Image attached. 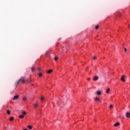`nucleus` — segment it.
<instances>
[{"instance_id":"obj_30","label":"nucleus","mask_w":130,"mask_h":130,"mask_svg":"<svg viewBox=\"0 0 130 130\" xmlns=\"http://www.w3.org/2000/svg\"><path fill=\"white\" fill-rule=\"evenodd\" d=\"M23 130H27V129H23Z\"/></svg>"},{"instance_id":"obj_17","label":"nucleus","mask_w":130,"mask_h":130,"mask_svg":"<svg viewBox=\"0 0 130 130\" xmlns=\"http://www.w3.org/2000/svg\"><path fill=\"white\" fill-rule=\"evenodd\" d=\"M38 107V104H35L34 105L35 108H37V107Z\"/></svg>"},{"instance_id":"obj_16","label":"nucleus","mask_w":130,"mask_h":130,"mask_svg":"<svg viewBox=\"0 0 130 130\" xmlns=\"http://www.w3.org/2000/svg\"><path fill=\"white\" fill-rule=\"evenodd\" d=\"M27 127L29 128V129H32V126L31 125H28Z\"/></svg>"},{"instance_id":"obj_10","label":"nucleus","mask_w":130,"mask_h":130,"mask_svg":"<svg viewBox=\"0 0 130 130\" xmlns=\"http://www.w3.org/2000/svg\"><path fill=\"white\" fill-rule=\"evenodd\" d=\"M19 83H20V79L16 82V86H18V85H19Z\"/></svg>"},{"instance_id":"obj_4","label":"nucleus","mask_w":130,"mask_h":130,"mask_svg":"<svg viewBox=\"0 0 130 130\" xmlns=\"http://www.w3.org/2000/svg\"><path fill=\"white\" fill-rule=\"evenodd\" d=\"M121 81H122V82H125V79H124V75L122 76V77H121Z\"/></svg>"},{"instance_id":"obj_24","label":"nucleus","mask_w":130,"mask_h":130,"mask_svg":"<svg viewBox=\"0 0 130 130\" xmlns=\"http://www.w3.org/2000/svg\"><path fill=\"white\" fill-rule=\"evenodd\" d=\"M41 101H43V100H44V97L42 96V97L41 98Z\"/></svg>"},{"instance_id":"obj_14","label":"nucleus","mask_w":130,"mask_h":130,"mask_svg":"<svg viewBox=\"0 0 130 130\" xmlns=\"http://www.w3.org/2000/svg\"><path fill=\"white\" fill-rule=\"evenodd\" d=\"M52 72V70H50L48 71L47 74H51V73Z\"/></svg>"},{"instance_id":"obj_22","label":"nucleus","mask_w":130,"mask_h":130,"mask_svg":"<svg viewBox=\"0 0 130 130\" xmlns=\"http://www.w3.org/2000/svg\"><path fill=\"white\" fill-rule=\"evenodd\" d=\"M31 71L33 72V71H34V70H35V68L32 67V68H31Z\"/></svg>"},{"instance_id":"obj_20","label":"nucleus","mask_w":130,"mask_h":130,"mask_svg":"<svg viewBox=\"0 0 130 130\" xmlns=\"http://www.w3.org/2000/svg\"><path fill=\"white\" fill-rule=\"evenodd\" d=\"M99 25H96L95 26V30H98V29H99Z\"/></svg>"},{"instance_id":"obj_1","label":"nucleus","mask_w":130,"mask_h":130,"mask_svg":"<svg viewBox=\"0 0 130 130\" xmlns=\"http://www.w3.org/2000/svg\"><path fill=\"white\" fill-rule=\"evenodd\" d=\"M18 99H19V95H16L14 96V97L13 99V100H17Z\"/></svg>"},{"instance_id":"obj_11","label":"nucleus","mask_w":130,"mask_h":130,"mask_svg":"<svg viewBox=\"0 0 130 130\" xmlns=\"http://www.w3.org/2000/svg\"><path fill=\"white\" fill-rule=\"evenodd\" d=\"M96 94H97V95H101V91H98L96 92Z\"/></svg>"},{"instance_id":"obj_29","label":"nucleus","mask_w":130,"mask_h":130,"mask_svg":"<svg viewBox=\"0 0 130 130\" xmlns=\"http://www.w3.org/2000/svg\"><path fill=\"white\" fill-rule=\"evenodd\" d=\"M88 81H90V78L87 79Z\"/></svg>"},{"instance_id":"obj_2","label":"nucleus","mask_w":130,"mask_h":130,"mask_svg":"<svg viewBox=\"0 0 130 130\" xmlns=\"http://www.w3.org/2000/svg\"><path fill=\"white\" fill-rule=\"evenodd\" d=\"M20 82H22V83H24L25 82V79L24 78L22 77L21 79H19Z\"/></svg>"},{"instance_id":"obj_12","label":"nucleus","mask_w":130,"mask_h":130,"mask_svg":"<svg viewBox=\"0 0 130 130\" xmlns=\"http://www.w3.org/2000/svg\"><path fill=\"white\" fill-rule=\"evenodd\" d=\"M7 114H8L9 115H10V114H11V111L9 110H8L7 111Z\"/></svg>"},{"instance_id":"obj_5","label":"nucleus","mask_w":130,"mask_h":130,"mask_svg":"<svg viewBox=\"0 0 130 130\" xmlns=\"http://www.w3.org/2000/svg\"><path fill=\"white\" fill-rule=\"evenodd\" d=\"M126 117H127V118H129V117H130V113L129 112H127L126 113Z\"/></svg>"},{"instance_id":"obj_6","label":"nucleus","mask_w":130,"mask_h":130,"mask_svg":"<svg viewBox=\"0 0 130 130\" xmlns=\"http://www.w3.org/2000/svg\"><path fill=\"white\" fill-rule=\"evenodd\" d=\"M95 101H98L99 102H101V100H100V99H99V98H95L94 99Z\"/></svg>"},{"instance_id":"obj_15","label":"nucleus","mask_w":130,"mask_h":130,"mask_svg":"<svg viewBox=\"0 0 130 130\" xmlns=\"http://www.w3.org/2000/svg\"><path fill=\"white\" fill-rule=\"evenodd\" d=\"M19 118H21V119L24 118V115H19Z\"/></svg>"},{"instance_id":"obj_28","label":"nucleus","mask_w":130,"mask_h":130,"mask_svg":"<svg viewBox=\"0 0 130 130\" xmlns=\"http://www.w3.org/2000/svg\"><path fill=\"white\" fill-rule=\"evenodd\" d=\"M93 58V59H96L97 58L96 57V56H94Z\"/></svg>"},{"instance_id":"obj_26","label":"nucleus","mask_w":130,"mask_h":130,"mask_svg":"<svg viewBox=\"0 0 130 130\" xmlns=\"http://www.w3.org/2000/svg\"><path fill=\"white\" fill-rule=\"evenodd\" d=\"M41 70V68H38V71H40Z\"/></svg>"},{"instance_id":"obj_13","label":"nucleus","mask_w":130,"mask_h":130,"mask_svg":"<svg viewBox=\"0 0 130 130\" xmlns=\"http://www.w3.org/2000/svg\"><path fill=\"white\" fill-rule=\"evenodd\" d=\"M23 100H24V101H27V98H26V96H23Z\"/></svg>"},{"instance_id":"obj_3","label":"nucleus","mask_w":130,"mask_h":130,"mask_svg":"<svg viewBox=\"0 0 130 130\" xmlns=\"http://www.w3.org/2000/svg\"><path fill=\"white\" fill-rule=\"evenodd\" d=\"M99 79V77L98 76H94L93 78V81H98V80Z\"/></svg>"},{"instance_id":"obj_25","label":"nucleus","mask_w":130,"mask_h":130,"mask_svg":"<svg viewBox=\"0 0 130 130\" xmlns=\"http://www.w3.org/2000/svg\"><path fill=\"white\" fill-rule=\"evenodd\" d=\"M110 108H113V106L112 105H110Z\"/></svg>"},{"instance_id":"obj_19","label":"nucleus","mask_w":130,"mask_h":130,"mask_svg":"<svg viewBox=\"0 0 130 130\" xmlns=\"http://www.w3.org/2000/svg\"><path fill=\"white\" fill-rule=\"evenodd\" d=\"M10 121H13L14 120V117H12L10 118Z\"/></svg>"},{"instance_id":"obj_21","label":"nucleus","mask_w":130,"mask_h":130,"mask_svg":"<svg viewBox=\"0 0 130 130\" xmlns=\"http://www.w3.org/2000/svg\"><path fill=\"white\" fill-rule=\"evenodd\" d=\"M57 59H58V57H55V58H54V60H55V61H56V60H57Z\"/></svg>"},{"instance_id":"obj_27","label":"nucleus","mask_w":130,"mask_h":130,"mask_svg":"<svg viewBox=\"0 0 130 130\" xmlns=\"http://www.w3.org/2000/svg\"><path fill=\"white\" fill-rule=\"evenodd\" d=\"M127 49H126V48H124V51H125V52H126V51H127Z\"/></svg>"},{"instance_id":"obj_9","label":"nucleus","mask_w":130,"mask_h":130,"mask_svg":"<svg viewBox=\"0 0 130 130\" xmlns=\"http://www.w3.org/2000/svg\"><path fill=\"white\" fill-rule=\"evenodd\" d=\"M109 92H110V88H108L106 91V93L108 94V93H109Z\"/></svg>"},{"instance_id":"obj_7","label":"nucleus","mask_w":130,"mask_h":130,"mask_svg":"<svg viewBox=\"0 0 130 130\" xmlns=\"http://www.w3.org/2000/svg\"><path fill=\"white\" fill-rule=\"evenodd\" d=\"M45 54L47 55V56H49V55H50V53L47 51L46 52Z\"/></svg>"},{"instance_id":"obj_8","label":"nucleus","mask_w":130,"mask_h":130,"mask_svg":"<svg viewBox=\"0 0 130 130\" xmlns=\"http://www.w3.org/2000/svg\"><path fill=\"white\" fill-rule=\"evenodd\" d=\"M119 122H116V123H115L114 124V126H118V125H119Z\"/></svg>"},{"instance_id":"obj_23","label":"nucleus","mask_w":130,"mask_h":130,"mask_svg":"<svg viewBox=\"0 0 130 130\" xmlns=\"http://www.w3.org/2000/svg\"><path fill=\"white\" fill-rule=\"evenodd\" d=\"M39 77H42V73H40L39 74Z\"/></svg>"},{"instance_id":"obj_18","label":"nucleus","mask_w":130,"mask_h":130,"mask_svg":"<svg viewBox=\"0 0 130 130\" xmlns=\"http://www.w3.org/2000/svg\"><path fill=\"white\" fill-rule=\"evenodd\" d=\"M22 115H23V116H24V115H26V112H25V111H22Z\"/></svg>"}]
</instances>
